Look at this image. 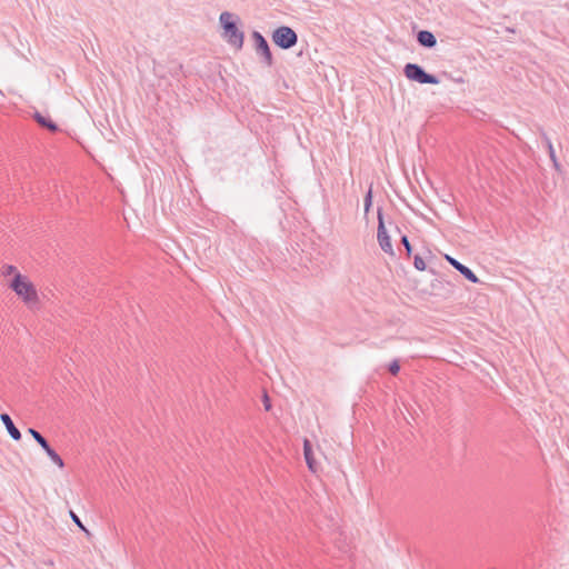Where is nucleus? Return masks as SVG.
Wrapping results in <instances>:
<instances>
[{
  "label": "nucleus",
  "instance_id": "obj_1",
  "mask_svg": "<svg viewBox=\"0 0 569 569\" xmlns=\"http://www.w3.org/2000/svg\"><path fill=\"white\" fill-rule=\"evenodd\" d=\"M223 29V39L236 49L243 47L244 33L238 28V17L231 12L224 11L219 18Z\"/></svg>",
  "mask_w": 569,
  "mask_h": 569
},
{
  "label": "nucleus",
  "instance_id": "obj_2",
  "mask_svg": "<svg viewBox=\"0 0 569 569\" xmlns=\"http://www.w3.org/2000/svg\"><path fill=\"white\" fill-rule=\"evenodd\" d=\"M10 288L27 303L38 300L34 286L21 273H16L11 280Z\"/></svg>",
  "mask_w": 569,
  "mask_h": 569
},
{
  "label": "nucleus",
  "instance_id": "obj_3",
  "mask_svg": "<svg viewBox=\"0 0 569 569\" xmlns=\"http://www.w3.org/2000/svg\"><path fill=\"white\" fill-rule=\"evenodd\" d=\"M405 76L421 84H438L439 79L435 74L426 72V70L417 63H407L403 68Z\"/></svg>",
  "mask_w": 569,
  "mask_h": 569
},
{
  "label": "nucleus",
  "instance_id": "obj_4",
  "mask_svg": "<svg viewBox=\"0 0 569 569\" xmlns=\"http://www.w3.org/2000/svg\"><path fill=\"white\" fill-rule=\"evenodd\" d=\"M272 41L281 49L288 50L298 42L296 31L287 26H281L272 32Z\"/></svg>",
  "mask_w": 569,
  "mask_h": 569
},
{
  "label": "nucleus",
  "instance_id": "obj_5",
  "mask_svg": "<svg viewBox=\"0 0 569 569\" xmlns=\"http://www.w3.org/2000/svg\"><path fill=\"white\" fill-rule=\"evenodd\" d=\"M28 432L32 436V438L39 443V446L46 451L48 457L56 463L59 468L64 466L62 458L57 453V451L50 446L48 440L36 429L29 428Z\"/></svg>",
  "mask_w": 569,
  "mask_h": 569
},
{
  "label": "nucleus",
  "instance_id": "obj_6",
  "mask_svg": "<svg viewBox=\"0 0 569 569\" xmlns=\"http://www.w3.org/2000/svg\"><path fill=\"white\" fill-rule=\"evenodd\" d=\"M252 39L256 52L263 59L266 66L271 67L273 64V57L266 38L259 31H253Z\"/></svg>",
  "mask_w": 569,
  "mask_h": 569
},
{
  "label": "nucleus",
  "instance_id": "obj_7",
  "mask_svg": "<svg viewBox=\"0 0 569 569\" xmlns=\"http://www.w3.org/2000/svg\"><path fill=\"white\" fill-rule=\"evenodd\" d=\"M377 239H378L379 246L382 249V251H385L386 253H389L390 256H395L390 236L388 234L387 229L385 227L383 214H382L381 208L378 209Z\"/></svg>",
  "mask_w": 569,
  "mask_h": 569
},
{
  "label": "nucleus",
  "instance_id": "obj_8",
  "mask_svg": "<svg viewBox=\"0 0 569 569\" xmlns=\"http://www.w3.org/2000/svg\"><path fill=\"white\" fill-rule=\"evenodd\" d=\"M446 260L456 269L458 270L466 279L471 281L472 283H478L479 278L475 274V272L468 268L467 266L459 262L457 259L446 254Z\"/></svg>",
  "mask_w": 569,
  "mask_h": 569
},
{
  "label": "nucleus",
  "instance_id": "obj_9",
  "mask_svg": "<svg viewBox=\"0 0 569 569\" xmlns=\"http://www.w3.org/2000/svg\"><path fill=\"white\" fill-rule=\"evenodd\" d=\"M417 41L421 47L431 49L437 44V39L431 31L420 30L417 33Z\"/></svg>",
  "mask_w": 569,
  "mask_h": 569
},
{
  "label": "nucleus",
  "instance_id": "obj_10",
  "mask_svg": "<svg viewBox=\"0 0 569 569\" xmlns=\"http://www.w3.org/2000/svg\"><path fill=\"white\" fill-rule=\"evenodd\" d=\"M0 419L3 422V425L6 426V429H7L8 433L11 436V438L17 440V441L20 440L21 439V432L14 426L11 417L8 413H1L0 415Z\"/></svg>",
  "mask_w": 569,
  "mask_h": 569
},
{
  "label": "nucleus",
  "instance_id": "obj_11",
  "mask_svg": "<svg viewBox=\"0 0 569 569\" xmlns=\"http://www.w3.org/2000/svg\"><path fill=\"white\" fill-rule=\"evenodd\" d=\"M303 455H305V459H306L308 468L312 472H316L317 471V462L313 458L312 446H311L310 441L307 439L303 442Z\"/></svg>",
  "mask_w": 569,
  "mask_h": 569
},
{
  "label": "nucleus",
  "instance_id": "obj_12",
  "mask_svg": "<svg viewBox=\"0 0 569 569\" xmlns=\"http://www.w3.org/2000/svg\"><path fill=\"white\" fill-rule=\"evenodd\" d=\"M34 120L39 123V126L48 129L51 132H56L58 130V126L50 118H47L39 112L34 113Z\"/></svg>",
  "mask_w": 569,
  "mask_h": 569
},
{
  "label": "nucleus",
  "instance_id": "obj_13",
  "mask_svg": "<svg viewBox=\"0 0 569 569\" xmlns=\"http://www.w3.org/2000/svg\"><path fill=\"white\" fill-rule=\"evenodd\" d=\"M545 141H546V144H547V148H548V153H549V157H550V160L552 161L553 163V167L555 169L559 170L560 168V164L557 160V157H556V152H555V149H553V146H552V142L551 140L545 136Z\"/></svg>",
  "mask_w": 569,
  "mask_h": 569
},
{
  "label": "nucleus",
  "instance_id": "obj_14",
  "mask_svg": "<svg viewBox=\"0 0 569 569\" xmlns=\"http://www.w3.org/2000/svg\"><path fill=\"white\" fill-rule=\"evenodd\" d=\"M365 213L367 214L372 206V187L370 186L363 199Z\"/></svg>",
  "mask_w": 569,
  "mask_h": 569
},
{
  "label": "nucleus",
  "instance_id": "obj_15",
  "mask_svg": "<svg viewBox=\"0 0 569 569\" xmlns=\"http://www.w3.org/2000/svg\"><path fill=\"white\" fill-rule=\"evenodd\" d=\"M413 266L419 271L426 270V262H425V260L419 254L415 256V258H413Z\"/></svg>",
  "mask_w": 569,
  "mask_h": 569
},
{
  "label": "nucleus",
  "instance_id": "obj_16",
  "mask_svg": "<svg viewBox=\"0 0 569 569\" xmlns=\"http://www.w3.org/2000/svg\"><path fill=\"white\" fill-rule=\"evenodd\" d=\"M400 242H401V244H402V246L405 247V249H406L407 257H410V256H411V253H412V247H411V244H410V241H409L408 237L403 234V236L401 237Z\"/></svg>",
  "mask_w": 569,
  "mask_h": 569
},
{
  "label": "nucleus",
  "instance_id": "obj_17",
  "mask_svg": "<svg viewBox=\"0 0 569 569\" xmlns=\"http://www.w3.org/2000/svg\"><path fill=\"white\" fill-rule=\"evenodd\" d=\"M388 371L392 375V376H397L400 371V363L398 360H393L389 366H388Z\"/></svg>",
  "mask_w": 569,
  "mask_h": 569
},
{
  "label": "nucleus",
  "instance_id": "obj_18",
  "mask_svg": "<svg viewBox=\"0 0 569 569\" xmlns=\"http://www.w3.org/2000/svg\"><path fill=\"white\" fill-rule=\"evenodd\" d=\"M70 516H71V519L73 520V522L83 531L87 532V529L86 527L82 525L80 518L71 510L70 511Z\"/></svg>",
  "mask_w": 569,
  "mask_h": 569
},
{
  "label": "nucleus",
  "instance_id": "obj_19",
  "mask_svg": "<svg viewBox=\"0 0 569 569\" xmlns=\"http://www.w3.org/2000/svg\"><path fill=\"white\" fill-rule=\"evenodd\" d=\"M263 407L266 411H269L271 409V400L267 393L263 395Z\"/></svg>",
  "mask_w": 569,
  "mask_h": 569
},
{
  "label": "nucleus",
  "instance_id": "obj_20",
  "mask_svg": "<svg viewBox=\"0 0 569 569\" xmlns=\"http://www.w3.org/2000/svg\"><path fill=\"white\" fill-rule=\"evenodd\" d=\"M16 271H17V270H16V267H13V266H11V264H7V266L4 267V271H3V273H4L6 276L12 274V273H14V274H16V273H17Z\"/></svg>",
  "mask_w": 569,
  "mask_h": 569
},
{
  "label": "nucleus",
  "instance_id": "obj_21",
  "mask_svg": "<svg viewBox=\"0 0 569 569\" xmlns=\"http://www.w3.org/2000/svg\"><path fill=\"white\" fill-rule=\"evenodd\" d=\"M182 71V66L181 64H178L172 70H171V74L173 77H177L179 74V72Z\"/></svg>",
  "mask_w": 569,
  "mask_h": 569
}]
</instances>
